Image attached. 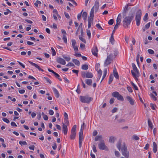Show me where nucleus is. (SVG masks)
Segmentation results:
<instances>
[{"mask_svg": "<svg viewBox=\"0 0 158 158\" xmlns=\"http://www.w3.org/2000/svg\"><path fill=\"white\" fill-rule=\"evenodd\" d=\"M135 15V13L131 11L128 16L124 17L123 16L124 19L123 21V26L125 28H127L130 24L131 23Z\"/></svg>", "mask_w": 158, "mask_h": 158, "instance_id": "obj_1", "label": "nucleus"}, {"mask_svg": "<svg viewBox=\"0 0 158 158\" xmlns=\"http://www.w3.org/2000/svg\"><path fill=\"white\" fill-rule=\"evenodd\" d=\"M121 151L122 155L126 158H128L129 153L128 151L126 145L124 143H123V146L121 148Z\"/></svg>", "mask_w": 158, "mask_h": 158, "instance_id": "obj_2", "label": "nucleus"}, {"mask_svg": "<svg viewBox=\"0 0 158 158\" xmlns=\"http://www.w3.org/2000/svg\"><path fill=\"white\" fill-rule=\"evenodd\" d=\"M132 66L133 70L135 73H134L133 70H131V74L135 78H137L139 75V72L135 64L134 63H132Z\"/></svg>", "mask_w": 158, "mask_h": 158, "instance_id": "obj_3", "label": "nucleus"}, {"mask_svg": "<svg viewBox=\"0 0 158 158\" xmlns=\"http://www.w3.org/2000/svg\"><path fill=\"white\" fill-rule=\"evenodd\" d=\"M142 15V12L140 9H139L136 13L135 15V21L137 25L138 26L140 24L141 16Z\"/></svg>", "mask_w": 158, "mask_h": 158, "instance_id": "obj_4", "label": "nucleus"}, {"mask_svg": "<svg viewBox=\"0 0 158 158\" xmlns=\"http://www.w3.org/2000/svg\"><path fill=\"white\" fill-rule=\"evenodd\" d=\"M80 98L81 101L84 103H89L93 100L92 98L87 96H80Z\"/></svg>", "mask_w": 158, "mask_h": 158, "instance_id": "obj_5", "label": "nucleus"}, {"mask_svg": "<svg viewBox=\"0 0 158 158\" xmlns=\"http://www.w3.org/2000/svg\"><path fill=\"white\" fill-rule=\"evenodd\" d=\"M113 59V55L112 54H110L107 56V58L104 63V66H106L110 64L112 61Z\"/></svg>", "mask_w": 158, "mask_h": 158, "instance_id": "obj_6", "label": "nucleus"}, {"mask_svg": "<svg viewBox=\"0 0 158 158\" xmlns=\"http://www.w3.org/2000/svg\"><path fill=\"white\" fill-rule=\"evenodd\" d=\"M112 96L114 97L117 98L118 100H119L121 101H123L124 100L123 97L118 92L115 91L113 92L112 94Z\"/></svg>", "mask_w": 158, "mask_h": 158, "instance_id": "obj_7", "label": "nucleus"}, {"mask_svg": "<svg viewBox=\"0 0 158 158\" xmlns=\"http://www.w3.org/2000/svg\"><path fill=\"white\" fill-rule=\"evenodd\" d=\"M81 75L83 78H91L93 77L92 73L89 72L82 71L81 72Z\"/></svg>", "mask_w": 158, "mask_h": 158, "instance_id": "obj_8", "label": "nucleus"}, {"mask_svg": "<svg viewBox=\"0 0 158 158\" xmlns=\"http://www.w3.org/2000/svg\"><path fill=\"white\" fill-rule=\"evenodd\" d=\"M99 149L102 150H108V148L105 145L104 140H102L98 144Z\"/></svg>", "mask_w": 158, "mask_h": 158, "instance_id": "obj_9", "label": "nucleus"}, {"mask_svg": "<svg viewBox=\"0 0 158 158\" xmlns=\"http://www.w3.org/2000/svg\"><path fill=\"white\" fill-rule=\"evenodd\" d=\"M83 137V134L82 129L79 132V147L80 148L81 146L82 138Z\"/></svg>", "mask_w": 158, "mask_h": 158, "instance_id": "obj_10", "label": "nucleus"}, {"mask_svg": "<svg viewBox=\"0 0 158 158\" xmlns=\"http://www.w3.org/2000/svg\"><path fill=\"white\" fill-rule=\"evenodd\" d=\"M57 62L62 65H65L66 62L64 60L60 57H58L56 59Z\"/></svg>", "mask_w": 158, "mask_h": 158, "instance_id": "obj_11", "label": "nucleus"}, {"mask_svg": "<svg viewBox=\"0 0 158 158\" xmlns=\"http://www.w3.org/2000/svg\"><path fill=\"white\" fill-rule=\"evenodd\" d=\"M127 100L129 102L130 104L131 105H133L135 104V100L131 98L129 96H127L126 97Z\"/></svg>", "mask_w": 158, "mask_h": 158, "instance_id": "obj_12", "label": "nucleus"}, {"mask_svg": "<svg viewBox=\"0 0 158 158\" xmlns=\"http://www.w3.org/2000/svg\"><path fill=\"white\" fill-rule=\"evenodd\" d=\"M28 62L32 66H34L36 68L38 69L39 71H41L42 72H43L44 70L40 68L39 66H38L37 64L33 63L32 62L30 61H28Z\"/></svg>", "mask_w": 158, "mask_h": 158, "instance_id": "obj_13", "label": "nucleus"}, {"mask_svg": "<svg viewBox=\"0 0 158 158\" xmlns=\"http://www.w3.org/2000/svg\"><path fill=\"white\" fill-rule=\"evenodd\" d=\"M92 52L93 55L95 56H97L98 55L97 52L98 50L96 46L94 47L92 49Z\"/></svg>", "mask_w": 158, "mask_h": 158, "instance_id": "obj_14", "label": "nucleus"}, {"mask_svg": "<svg viewBox=\"0 0 158 158\" xmlns=\"http://www.w3.org/2000/svg\"><path fill=\"white\" fill-rule=\"evenodd\" d=\"M63 131L64 135H66L67 133L68 128L67 126L64 123H63L62 126Z\"/></svg>", "mask_w": 158, "mask_h": 158, "instance_id": "obj_15", "label": "nucleus"}, {"mask_svg": "<svg viewBox=\"0 0 158 158\" xmlns=\"http://www.w3.org/2000/svg\"><path fill=\"white\" fill-rule=\"evenodd\" d=\"M94 8L95 12H97L99 8V2L98 0H96L94 4Z\"/></svg>", "mask_w": 158, "mask_h": 158, "instance_id": "obj_16", "label": "nucleus"}, {"mask_svg": "<svg viewBox=\"0 0 158 158\" xmlns=\"http://www.w3.org/2000/svg\"><path fill=\"white\" fill-rule=\"evenodd\" d=\"M52 89L56 97L57 98H59L60 96V94L59 93L58 91L54 87H53L52 88Z\"/></svg>", "mask_w": 158, "mask_h": 158, "instance_id": "obj_17", "label": "nucleus"}, {"mask_svg": "<svg viewBox=\"0 0 158 158\" xmlns=\"http://www.w3.org/2000/svg\"><path fill=\"white\" fill-rule=\"evenodd\" d=\"M122 15L121 14H119L118 16V17L116 20V23L120 24L121 22V21Z\"/></svg>", "mask_w": 158, "mask_h": 158, "instance_id": "obj_18", "label": "nucleus"}, {"mask_svg": "<svg viewBox=\"0 0 158 158\" xmlns=\"http://www.w3.org/2000/svg\"><path fill=\"white\" fill-rule=\"evenodd\" d=\"M122 145V141L121 140H119L117 144V147L119 151L120 150L121 147Z\"/></svg>", "mask_w": 158, "mask_h": 158, "instance_id": "obj_19", "label": "nucleus"}, {"mask_svg": "<svg viewBox=\"0 0 158 158\" xmlns=\"http://www.w3.org/2000/svg\"><path fill=\"white\" fill-rule=\"evenodd\" d=\"M98 72V78H97V81H99V79H100L102 74V71L101 69H100Z\"/></svg>", "mask_w": 158, "mask_h": 158, "instance_id": "obj_20", "label": "nucleus"}, {"mask_svg": "<svg viewBox=\"0 0 158 158\" xmlns=\"http://www.w3.org/2000/svg\"><path fill=\"white\" fill-rule=\"evenodd\" d=\"M85 82L87 85H91L92 80L91 79H86L85 80Z\"/></svg>", "mask_w": 158, "mask_h": 158, "instance_id": "obj_21", "label": "nucleus"}, {"mask_svg": "<svg viewBox=\"0 0 158 158\" xmlns=\"http://www.w3.org/2000/svg\"><path fill=\"white\" fill-rule=\"evenodd\" d=\"M153 151L154 153H156L157 151V145L155 142L153 143Z\"/></svg>", "mask_w": 158, "mask_h": 158, "instance_id": "obj_22", "label": "nucleus"}, {"mask_svg": "<svg viewBox=\"0 0 158 158\" xmlns=\"http://www.w3.org/2000/svg\"><path fill=\"white\" fill-rule=\"evenodd\" d=\"M94 17V16H89V19H88V23H93Z\"/></svg>", "mask_w": 158, "mask_h": 158, "instance_id": "obj_23", "label": "nucleus"}, {"mask_svg": "<svg viewBox=\"0 0 158 158\" xmlns=\"http://www.w3.org/2000/svg\"><path fill=\"white\" fill-rule=\"evenodd\" d=\"M72 61L76 65L78 66L79 65L80 62L78 60L76 59H73Z\"/></svg>", "mask_w": 158, "mask_h": 158, "instance_id": "obj_24", "label": "nucleus"}, {"mask_svg": "<svg viewBox=\"0 0 158 158\" xmlns=\"http://www.w3.org/2000/svg\"><path fill=\"white\" fill-rule=\"evenodd\" d=\"M62 56L67 61H69L70 60L71 58L69 56H67L65 55H63Z\"/></svg>", "mask_w": 158, "mask_h": 158, "instance_id": "obj_25", "label": "nucleus"}, {"mask_svg": "<svg viewBox=\"0 0 158 158\" xmlns=\"http://www.w3.org/2000/svg\"><path fill=\"white\" fill-rule=\"evenodd\" d=\"M76 135V132H71V134L70 138L72 139H75Z\"/></svg>", "mask_w": 158, "mask_h": 158, "instance_id": "obj_26", "label": "nucleus"}, {"mask_svg": "<svg viewBox=\"0 0 158 158\" xmlns=\"http://www.w3.org/2000/svg\"><path fill=\"white\" fill-rule=\"evenodd\" d=\"M110 41L112 44H113L114 43V35H113V34H112L111 35L110 37Z\"/></svg>", "mask_w": 158, "mask_h": 158, "instance_id": "obj_27", "label": "nucleus"}, {"mask_svg": "<svg viewBox=\"0 0 158 158\" xmlns=\"http://www.w3.org/2000/svg\"><path fill=\"white\" fill-rule=\"evenodd\" d=\"M89 68L88 65L86 64H83L82 66L81 69L83 70H86Z\"/></svg>", "mask_w": 158, "mask_h": 158, "instance_id": "obj_28", "label": "nucleus"}, {"mask_svg": "<svg viewBox=\"0 0 158 158\" xmlns=\"http://www.w3.org/2000/svg\"><path fill=\"white\" fill-rule=\"evenodd\" d=\"M95 10L94 6H93L91 9L89 16H94V12Z\"/></svg>", "mask_w": 158, "mask_h": 158, "instance_id": "obj_29", "label": "nucleus"}, {"mask_svg": "<svg viewBox=\"0 0 158 158\" xmlns=\"http://www.w3.org/2000/svg\"><path fill=\"white\" fill-rule=\"evenodd\" d=\"M107 69H104V73H103V77H102V80L101 81V82L103 80V79L106 77V74H107Z\"/></svg>", "mask_w": 158, "mask_h": 158, "instance_id": "obj_30", "label": "nucleus"}, {"mask_svg": "<svg viewBox=\"0 0 158 158\" xmlns=\"http://www.w3.org/2000/svg\"><path fill=\"white\" fill-rule=\"evenodd\" d=\"M107 69H104V73H103V77H102V80L101 81V82L103 80V79L106 77V74H107Z\"/></svg>", "mask_w": 158, "mask_h": 158, "instance_id": "obj_31", "label": "nucleus"}, {"mask_svg": "<svg viewBox=\"0 0 158 158\" xmlns=\"http://www.w3.org/2000/svg\"><path fill=\"white\" fill-rule=\"evenodd\" d=\"M107 69H104V73H103V77H102V80L101 81V82L103 80V79L106 77V74H107Z\"/></svg>", "mask_w": 158, "mask_h": 158, "instance_id": "obj_32", "label": "nucleus"}, {"mask_svg": "<svg viewBox=\"0 0 158 158\" xmlns=\"http://www.w3.org/2000/svg\"><path fill=\"white\" fill-rule=\"evenodd\" d=\"M113 79V77L112 74H111L110 76L109 79L108 83L110 84L112 82Z\"/></svg>", "mask_w": 158, "mask_h": 158, "instance_id": "obj_33", "label": "nucleus"}, {"mask_svg": "<svg viewBox=\"0 0 158 158\" xmlns=\"http://www.w3.org/2000/svg\"><path fill=\"white\" fill-rule=\"evenodd\" d=\"M115 140V138L113 136H111L110 137L109 139V142L110 143H114Z\"/></svg>", "mask_w": 158, "mask_h": 158, "instance_id": "obj_34", "label": "nucleus"}, {"mask_svg": "<svg viewBox=\"0 0 158 158\" xmlns=\"http://www.w3.org/2000/svg\"><path fill=\"white\" fill-rule=\"evenodd\" d=\"M76 125H74L72 128L71 132H76Z\"/></svg>", "mask_w": 158, "mask_h": 158, "instance_id": "obj_35", "label": "nucleus"}, {"mask_svg": "<svg viewBox=\"0 0 158 158\" xmlns=\"http://www.w3.org/2000/svg\"><path fill=\"white\" fill-rule=\"evenodd\" d=\"M148 123L149 127H150L151 129H152L153 127V126L151 121L149 119L148 120Z\"/></svg>", "mask_w": 158, "mask_h": 158, "instance_id": "obj_36", "label": "nucleus"}, {"mask_svg": "<svg viewBox=\"0 0 158 158\" xmlns=\"http://www.w3.org/2000/svg\"><path fill=\"white\" fill-rule=\"evenodd\" d=\"M102 138V135H98L95 138L94 140L95 141H97L98 140L101 139Z\"/></svg>", "mask_w": 158, "mask_h": 158, "instance_id": "obj_37", "label": "nucleus"}, {"mask_svg": "<svg viewBox=\"0 0 158 158\" xmlns=\"http://www.w3.org/2000/svg\"><path fill=\"white\" fill-rule=\"evenodd\" d=\"M82 17L84 20H86L87 18V14L86 12H84L82 14Z\"/></svg>", "mask_w": 158, "mask_h": 158, "instance_id": "obj_38", "label": "nucleus"}, {"mask_svg": "<svg viewBox=\"0 0 158 158\" xmlns=\"http://www.w3.org/2000/svg\"><path fill=\"white\" fill-rule=\"evenodd\" d=\"M128 6H125V8H124V11L123 12V14L124 16L126 15V11L128 10Z\"/></svg>", "mask_w": 158, "mask_h": 158, "instance_id": "obj_39", "label": "nucleus"}, {"mask_svg": "<svg viewBox=\"0 0 158 158\" xmlns=\"http://www.w3.org/2000/svg\"><path fill=\"white\" fill-rule=\"evenodd\" d=\"M72 42V46L73 47L74 46H75V45L76 44V40L74 39H72L71 40Z\"/></svg>", "mask_w": 158, "mask_h": 158, "instance_id": "obj_40", "label": "nucleus"}, {"mask_svg": "<svg viewBox=\"0 0 158 158\" xmlns=\"http://www.w3.org/2000/svg\"><path fill=\"white\" fill-rule=\"evenodd\" d=\"M131 83L132 85L133 86V88L135 89L136 90H138V88L137 87V86L135 85L131 81Z\"/></svg>", "mask_w": 158, "mask_h": 158, "instance_id": "obj_41", "label": "nucleus"}, {"mask_svg": "<svg viewBox=\"0 0 158 158\" xmlns=\"http://www.w3.org/2000/svg\"><path fill=\"white\" fill-rule=\"evenodd\" d=\"M79 39L82 41V42H84V43H86V41L85 39L83 38L82 37L80 36H79Z\"/></svg>", "mask_w": 158, "mask_h": 158, "instance_id": "obj_42", "label": "nucleus"}, {"mask_svg": "<svg viewBox=\"0 0 158 158\" xmlns=\"http://www.w3.org/2000/svg\"><path fill=\"white\" fill-rule=\"evenodd\" d=\"M148 14L147 13H146L145 14L144 16V17H143V20L144 21H146L148 19Z\"/></svg>", "mask_w": 158, "mask_h": 158, "instance_id": "obj_43", "label": "nucleus"}, {"mask_svg": "<svg viewBox=\"0 0 158 158\" xmlns=\"http://www.w3.org/2000/svg\"><path fill=\"white\" fill-rule=\"evenodd\" d=\"M63 39L65 43H67V40L66 37L65 35H63Z\"/></svg>", "mask_w": 158, "mask_h": 158, "instance_id": "obj_44", "label": "nucleus"}, {"mask_svg": "<svg viewBox=\"0 0 158 158\" xmlns=\"http://www.w3.org/2000/svg\"><path fill=\"white\" fill-rule=\"evenodd\" d=\"M151 24L150 22L148 23L147 24L145 25V28L146 29H148L150 26Z\"/></svg>", "mask_w": 158, "mask_h": 158, "instance_id": "obj_45", "label": "nucleus"}, {"mask_svg": "<svg viewBox=\"0 0 158 158\" xmlns=\"http://www.w3.org/2000/svg\"><path fill=\"white\" fill-rule=\"evenodd\" d=\"M87 34L89 38V39L91 37V33L89 30L87 29Z\"/></svg>", "mask_w": 158, "mask_h": 158, "instance_id": "obj_46", "label": "nucleus"}, {"mask_svg": "<svg viewBox=\"0 0 158 158\" xmlns=\"http://www.w3.org/2000/svg\"><path fill=\"white\" fill-rule=\"evenodd\" d=\"M44 78L47 81V82L49 83L50 84H51L52 81L48 77H44Z\"/></svg>", "mask_w": 158, "mask_h": 158, "instance_id": "obj_47", "label": "nucleus"}, {"mask_svg": "<svg viewBox=\"0 0 158 158\" xmlns=\"http://www.w3.org/2000/svg\"><path fill=\"white\" fill-rule=\"evenodd\" d=\"M19 143L21 145H22V144L23 145H27V142L26 141H20L19 142Z\"/></svg>", "mask_w": 158, "mask_h": 158, "instance_id": "obj_48", "label": "nucleus"}, {"mask_svg": "<svg viewBox=\"0 0 158 158\" xmlns=\"http://www.w3.org/2000/svg\"><path fill=\"white\" fill-rule=\"evenodd\" d=\"M148 52L150 54H154V51L152 49H148Z\"/></svg>", "mask_w": 158, "mask_h": 158, "instance_id": "obj_49", "label": "nucleus"}, {"mask_svg": "<svg viewBox=\"0 0 158 158\" xmlns=\"http://www.w3.org/2000/svg\"><path fill=\"white\" fill-rule=\"evenodd\" d=\"M114 73V77H115V78H116V79H118L119 78V76H118V74L117 72L114 73Z\"/></svg>", "mask_w": 158, "mask_h": 158, "instance_id": "obj_50", "label": "nucleus"}, {"mask_svg": "<svg viewBox=\"0 0 158 158\" xmlns=\"http://www.w3.org/2000/svg\"><path fill=\"white\" fill-rule=\"evenodd\" d=\"M115 156L117 157H119L120 155V154L119 152L117 151H115Z\"/></svg>", "mask_w": 158, "mask_h": 158, "instance_id": "obj_51", "label": "nucleus"}, {"mask_svg": "<svg viewBox=\"0 0 158 158\" xmlns=\"http://www.w3.org/2000/svg\"><path fill=\"white\" fill-rule=\"evenodd\" d=\"M51 49L52 51V55L53 56H55L56 54V51H55L54 49L52 47L51 48Z\"/></svg>", "mask_w": 158, "mask_h": 158, "instance_id": "obj_52", "label": "nucleus"}, {"mask_svg": "<svg viewBox=\"0 0 158 158\" xmlns=\"http://www.w3.org/2000/svg\"><path fill=\"white\" fill-rule=\"evenodd\" d=\"M127 89L130 92H132L133 91L131 87L129 86H127Z\"/></svg>", "mask_w": 158, "mask_h": 158, "instance_id": "obj_53", "label": "nucleus"}, {"mask_svg": "<svg viewBox=\"0 0 158 158\" xmlns=\"http://www.w3.org/2000/svg\"><path fill=\"white\" fill-rule=\"evenodd\" d=\"M114 23L113 19H111L108 22V23L110 25H112Z\"/></svg>", "mask_w": 158, "mask_h": 158, "instance_id": "obj_54", "label": "nucleus"}, {"mask_svg": "<svg viewBox=\"0 0 158 158\" xmlns=\"http://www.w3.org/2000/svg\"><path fill=\"white\" fill-rule=\"evenodd\" d=\"M150 95V97L152 98L154 100L156 101V98L154 95L152 94H151Z\"/></svg>", "mask_w": 158, "mask_h": 158, "instance_id": "obj_55", "label": "nucleus"}, {"mask_svg": "<svg viewBox=\"0 0 158 158\" xmlns=\"http://www.w3.org/2000/svg\"><path fill=\"white\" fill-rule=\"evenodd\" d=\"M118 122L119 123H124L125 122V120L124 119H120L118 120Z\"/></svg>", "mask_w": 158, "mask_h": 158, "instance_id": "obj_56", "label": "nucleus"}, {"mask_svg": "<svg viewBox=\"0 0 158 158\" xmlns=\"http://www.w3.org/2000/svg\"><path fill=\"white\" fill-rule=\"evenodd\" d=\"M66 66H74V65L72 62H69Z\"/></svg>", "mask_w": 158, "mask_h": 158, "instance_id": "obj_57", "label": "nucleus"}, {"mask_svg": "<svg viewBox=\"0 0 158 158\" xmlns=\"http://www.w3.org/2000/svg\"><path fill=\"white\" fill-rule=\"evenodd\" d=\"M8 99H10L13 102H15L16 101V99L15 98H12L10 96H8Z\"/></svg>", "mask_w": 158, "mask_h": 158, "instance_id": "obj_58", "label": "nucleus"}, {"mask_svg": "<svg viewBox=\"0 0 158 158\" xmlns=\"http://www.w3.org/2000/svg\"><path fill=\"white\" fill-rule=\"evenodd\" d=\"M6 123H9L10 122L6 118H3L2 119Z\"/></svg>", "mask_w": 158, "mask_h": 158, "instance_id": "obj_59", "label": "nucleus"}, {"mask_svg": "<svg viewBox=\"0 0 158 158\" xmlns=\"http://www.w3.org/2000/svg\"><path fill=\"white\" fill-rule=\"evenodd\" d=\"M64 120H67L68 119V115L66 112L64 113Z\"/></svg>", "mask_w": 158, "mask_h": 158, "instance_id": "obj_60", "label": "nucleus"}, {"mask_svg": "<svg viewBox=\"0 0 158 158\" xmlns=\"http://www.w3.org/2000/svg\"><path fill=\"white\" fill-rule=\"evenodd\" d=\"M82 11H83V10L80 13L78 14L77 15V19L78 20H80L81 19V13H82Z\"/></svg>", "mask_w": 158, "mask_h": 158, "instance_id": "obj_61", "label": "nucleus"}, {"mask_svg": "<svg viewBox=\"0 0 158 158\" xmlns=\"http://www.w3.org/2000/svg\"><path fill=\"white\" fill-rule=\"evenodd\" d=\"M96 27L98 29L103 30L101 27L100 26V24L99 23L97 24L96 25Z\"/></svg>", "mask_w": 158, "mask_h": 158, "instance_id": "obj_62", "label": "nucleus"}, {"mask_svg": "<svg viewBox=\"0 0 158 158\" xmlns=\"http://www.w3.org/2000/svg\"><path fill=\"white\" fill-rule=\"evenodd\" d=\"M114 99L113 98H111L110 101V104H113L114 102Z\"/></svg>", "mask_w": 158, "mask_h": 158, "instance_id": "obj_63", "label": "nucleus"}, {"mask_svg": "<svg viewBox=\"0 0 158 158\" xmlns=\"http://www.w3.org/2000/svg\"><path fill=\"white\" fill-rule=\"evenodd\" d=\"M52 148L54 150H55L57 148V146L56 143H54L53 144V145L52 146Z\"/></svg>", "mask_w": 158, "mask_h": 158, "instance_id": "obj_64", "label": "nucleus"}]
</instances>
